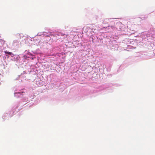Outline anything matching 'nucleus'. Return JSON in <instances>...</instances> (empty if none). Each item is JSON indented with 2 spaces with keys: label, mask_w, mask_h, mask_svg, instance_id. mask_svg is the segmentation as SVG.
Returning a JSON list of instances; mask_svg holds the SVG:
<instances>
[{
  "label": "nucleus",
  "mask_w": 155,
  "mask_h": 155,
  "mask_svg": "<svg viewBox=\"0 0 155 155\" xmlns=\"http://www.w3.org/2000/svg\"><path fill=\"white\" fill-rule=\"evenodd\" d=\"M4 52L6 54H9V55H12V56H14V54H12V52H8V51H4Z\"/></svg>",
  "instance_id": "f257e3e1"
},
{
  "label": "nucleus",
  "mask_w": 155,
  "mask_h": 155,
  "mask_svg": "<svg viewBox=\"0 0 155 155\" xmlns=\"http://www.w3.org/2000/svg\"><path fill=\"white\" fill-rule=\"evenodd\" d=\"M49 35V34L48 35H46V36H48Z\"/></svg>",
  "instance_id": "f03ea898"
}]
</instances>
